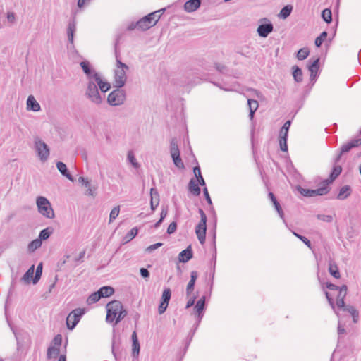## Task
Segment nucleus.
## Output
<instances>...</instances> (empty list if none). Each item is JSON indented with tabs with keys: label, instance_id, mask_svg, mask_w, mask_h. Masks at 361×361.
<instances>
[{
	"label": "nucleus",
	"instance_id": "f257e3e1",
	"mask_svg": "<svg viewBox=\"0 0 361 361\" xmlns=\"http://www.w3.org/2000/svg\"><path fill=\"white\" fill-rule=\"evenodd\" d=\"M107 314L106 320L111 323L115 320V324L119 323L127 315V311L123 309L121 302L113 300L106 305Z\"/></svg>",
	"mask_w": 361,
	"mask_h": 361
},
{
	"label": "nucleus",
	"instance_id": "f03ea898",
	"mask_svg": "<svg viewBox=\"0 0 361 361\" xmlns=\"http://www.w3.org/2000/svg\"><path fill=\"white\" fill-rule=\"evenodd\" d=\"M85 96L89 101L96 105H99L102 103V95L92 78H90V80L87 82Z\"/></svg>",
	"mask_w": 361,
	"mask_h": 361
},
{
	"label": "nucleus",
	"instance_id": "7ed1b4c3",
	"mask_svg": "<svg viewBox=\"0 0 361 361\" xmlns=\"http://www.w3.org/2000/svg\"><path fill=\"white\" fill-rule=\"evenodd\" d=\"M198 212L200 215V221L195 227V233L200 243L203 245L206 239L207 217L202 209L199 208Z\"/></svg>",
	"mask_w": 361,
	"mask_h": 361
},
{
	"label": "nucleus",
	"instance_id": "20e7f679",
	"mask_svg": "<svg viewBox=\"0 0 361 361\" xmlns=\"http://www.w3.org/2000/svg\"><path fill=\"white\" fill-rule=\"evenodd\" d=\"M37 206L39 212L48 219H54V212L49 201L44 197L39 196L37 198Z\"/></svg>",
	"mask_w": 361,
	"mask_h": 361
},
{
	"label": "nucleus",
	"instance_id": "39448f33",
	"mask_svg": "<svg viewBox=\"0 0 361 361\" xmlns=\"http://www.w3.org/2000/svg\"><path fill=\"white\" fill-rule=\"evenodd\" d=\"M361 145V138H355L351 140L350 141L345 143L341 146L339 149V152L337 156L334 159V163L335 164H338L342 158V156L350 152L353 148L357 147Z\"/></svg>",
	"mask_w": 361,
	"mask_h": 361
},
{
	"label": "nucleus",
	"instance_id": "423d86ee",
	"mask_svg": "<svg viewBox=\"0 0 361 361\" xmlns=\"http://www.w3.org/2000/svg\"><path fill=\"white\" fill-rule=\"evenodd\" d=\"M35 148L39 159L43 162L46 161L50 154L48 145L39 137H35Z\"/></svg>",
	"mask_w": 361,
	"mask_h": 361
},
{
	"label": "nucleus",
	"instance_id": "0eeeda50",
	"mask_svg": "<svg viewBox=\"0 0 361 361\" xmlns=\"http://www.w3.org/2000/svg\"><path fill=\"white\" fill-rule=\"evenodd\" d=\"M121 87H116L112 91L107 97L108 103L111 106H118L122 104L126 99V92Z\"/></svg>",
	"mask_w": 361,
	"mask_h": 361
},
{
	"label": "nucleus",
	"instance_id": "6e6552de",
	"mask_svg": "<svg viewBox=\"0 0 361 361\" xmlns=\"http://www.w3.org/2000/svg\"><path fill=\"white\" fill-rule=\"evenodd\" d=\"M297 189L298 192L305 197L322 196L327 194L330 191V188L329 186H326L323 182L322 185L315 190L305 189L300 185L297 187Z\"/></svg>",
	"mask_w": 361,
	"mask_h": 361
},
{
	"label": "nucleus",
	"instance_id": "1a4fd4ad",
	"mask_svg": "<svg viewBox=\"0 0 361 361\" xmlns=\"http://www.w3.org/2000/svg\"><path fill=\"white\" fill-rule=\"evenodd\" d=\"M85 314V309L77 308L73 310L66 318V325L68 329L73 330L79 322L81 317Z\"/></svg>",
	"mask_w": 361,
	"mask_h": 361
},
{
	"label": "nucleus",
	"instance_id": "9d476101",
	"mask_svg": "<svg viewBox=\"0 0 361 361\" xmlns=\"http://www.w3.org/2000/svg\"><path fill=\"white\" fill-rule=\"evenodd\" d=\"M155 13H150L137 20L138 30L146 31L154 26L157 23V20L154 19Z\"/></svg>",
	"mask_w": 361,
	"mask_h": 361
},
{
	"label": "nucleus",
	"instance_id": "9b49d317",
	"mask_svg": "<svg viewBox=\"0 0 361 361\" xmlns=\"http://www.w3.org/2000/svg\"><path fill=\"white\" fill-rule=\"evenodd\" d=\"M125 68H116L114 70V86L115 87H122L125 85L127 80L126 71Z\"/></svg>",
	"mask_w": 361,
	"mask_h": 361
},
{
	"label": "nucleus",
	"instance_id": "f8f14e48",
	"mask_svg": "<svg viewBox=\"0 0 361 361\" xmlns=\"http://www.w3.org/2000/svg\"><path fill=\"white\" fill-rule=\"evenodd\" d=\"M260 22H264L265 23L260 24L257 30V32L261 37H267L274 30V26L269 20L266 18H262Z\"/></svg>",
	"mask_w": 361,
	"mask_h": 361
},
{
	"label": "nucleus",
	"instance_id": "ddd939ff",
	"mask_svg": "<svg viewBox=\"0 0 361 361\" xmlns=\"http://www.w3.org/2000/svg\"><path fill=\"white\" fill-rule=\"evenodd\" d=\"M171 297V289L169 288H165L162 293L161 302L158 308V311L160 314H163L166 310Z\"/></svg>",
	"mask_w": 361,
	"mask_h": 361
},
{
	"label": "nucleus",
	"instance_id": "4468645a",
	"mask_svg": "<svg viewBox=\"0 0 361 361\" xmlns=\"http://www.w3.org/2000/svg\"><path fill=\"white\" fill-rule=\"evenodd\" d=\"M334 166L332 169V171L329 175V178L325 179L323 183L326 186H329V185L334 182L341 173L342 172V167L341 166L338 165V164H335L334 163Z\"/></svg>",
	"mask_w": 361,
	"mask_h": 361
},
{
	"label": "nucleus",
	"instance_id": "2eb2a0df",
	"mask_svg": "<svg viewBox=\"0 0 361 361\" xmlns=\"http://www.w3.org/2000/svg\"><path fill=\"white\" fill-rule=\"evenodd\" d=\"M92 79L102 92L104 93L110 90L111 84L108 82L103 81L98 73L93 74Z\"/></svg>",
	"mask_w": 361,
	"mask_h": 361
},
{
	"label": "nucleus",
	"instance_id": "dca6fc26",
	"mask_svg": "<svg viewBox=\"0 0 361 361\" xmlns=\"http://www.w3.org/2000/svg\"><path fill=\"white\" fill-rule=\"evenodd\" d=\"M202 0H188L183 6L184 11L187 13L196 11L201 6Z\"/></svg>",
	"mask_w": 361,
	"mask_h": 361
},
{
	"label": "nucleus",
	"instance_id": "f3484780",
	"mask_svg": "<svg viewBox=\"0 0 361 361\" xmlns=\"http://www.w3.org/2000/svg\"><path fill=\"white\" fill-rule=\"evenodd\" d=\"M319 68V58L316 59L308 65V70L310 72V80L314 81L317 75Z\"/></svg>",
	"mask_w": 361,
	"mask_h": 361
},
{
	"label": "nucleus",
	"instance_id": "a211bd4d",
	"mask_svg": "<svg viewBox=\"0 0 361 361\" xmlns=\"http://www.w3.org/2000/svg\"><path fill=\"white\" fill-rule=\"evenodd\" d=\"M205 308V296H202L196 303L194 311L197 315L199 321L201 320L203 316V312Z\"/></svg>",
	"mask_w": 361,
	"mask_h": 361
},
{
	"label": "nucleus",
	"instance_id": "6ab92c4d",
	"mask_svg": "<svg viewBox=\"0 0 361 361\" xmlns=\"http://www.w3.org/2000/svg\"><path fill=\"white\" fill-rule=\"evenodd\" d=\"M193 252L191 245H189L186 249L181 251L178 255V260L180 262L185 263L192 258Z\"/></svg>",
	"mask_w": 361,
	"mask_h": 361
},
{
	"label": "nucleus",
	"instance_id": "aec40b11",
	"mask_svg": "<svg viewBox=\"0 0 361 361\" xmlns=\"http://www.w3.org/2000/svg\"><path fill=\"white\" fill-rule=\"evenodd\" d=\"M150 206L152 211H154L159 204V195L156 188H151L150 190Z\"/></svg>",
	"mask_w": 361,
	"mask_h": 361
},
{
	"label": "nucleus",
	"instance_id": "412c9836",
	"mask_svg": "<svg viewBox=\"0 0 361 361\" xmlns=\"http://www.w3.org/2000/svg\"><path fill=\"white\" fill-rule=\"evenodd\" d=\"M119 42V37H118L116 40L115 44H114V53L116 56V68H125L126 70H128L129 67L124 63L121 62L120 59V54L118 50V44Z\"/></svg>",
	"mask_w": 361,
	"mask_h": 361
},
{
	"label": "nucleus",
	"instance_id": "4be33fe9",
	"mask_svg": "<svg viewBox=\"0 0 361 361\" xmlns=\"http://www.w3.org/2000/svg\"><path fill=\"white\" fill-rule=\"evenodd\" d=\"M288 133L284 130L283 128H281L279 132V145L280 149L283 152L288 151V145H287V137Z\"/></svg>",
	"mask_w": 361,
	"mask_h": 361
},
{
	"label": "nucleus",
	"instance_id": "5701e85b",
	"mask_svg": "<svg viewBox=\"0 0 361 361\" xmlns=\"http://www.w3.org/2000/svg\"><path fill=\"white\" fill-rule=\"evenodd\" d=\"M329 274L334 277L335 279H340L341 274L338 267L337 264L331 259L329 261V268H328Z\"/></svg>",
	"mask_w": 361,
	"mask_h": 361
},
{
	"label": "nucleus",
	"instance_id": "b1692460",
	"mask_svg": "<svg viewBox=\"0 0 361 361\" xmlns=\"http://www.w3.org/2000/svg\"><path fill=\"white\" fill-rule=\"evenodd\" d=\"M80 65L87 77V81L90 80V78L93 77V74L94 73H97L94 69L91 68L90 64L87 61L80 62Z\"/></svg>",
	"mask_w": 361,
	"mask_h": 361
},
{
	"label": "nucleus",
	"instance_id": "393cba45",
	"mask_svg": "<svg viewBox=\"0 0 361 361\" xmlns=\"http://www.w3.org/2000/svg\"><path fill=\"white\" fill-rule=\"evenodd\" d=\"M56 167L58 170L60 171V173L65 177H66L68 180L73 181V177L72 175L69 173L66 165L61 161H58L56 163Z\"/></svg>",
	"mask_w": 361,
	"mask_h": 361
},
{
	"label": "nucleus",
	"instance_id": "a878e982",
	"mask_svg": "<svg viewBox=\"0 0 361 361\" xmlns=\"http://www.w3.org/2000/svg\"><path fill=\"white\" fill-rule=\"evenodd\" d=\"M268 196H269V199L271 200V202L273 203V204H274L276 210L277 211L279 215L280 216V217L281 219H283L284 218L283 211L281 207L280 203L276 200L274 193L270 192H269Z\"/></svg>",
	"mask_w": 361,
	"mask_h": 361
},
{
	"label": "nucleus",
	"instance_id": "bb28decb",
	"mask_svg": "<svg viewBox=\"0 0 361 361\" xmlns=\"http://www.w3.org/2000/svg\"><path fill=\"white\" fill-rule=\"evenodd\" d=\"M27 109L33 111H39L40 110L39 104L36 101L32 95H30L27 98Z\"/></svg>",
	"mask_w": 361,
	"mask_h": 361
},
{
	"label": "nucleus",
	"instance_id": "cd10ccee",
	"mask_svg": "<svg viewBox=\"0 0 361 361\" xmlns=\"http://www.w3.org/2000/svg\"><path fill=\"white\" fill-rule=\"evenodd\" d=\"M76 30V24L75 20L69 22L67 29L68 39L70 43L73 44L74 33Z\"/></svg>",
	"mask_w": 361,
	"mask_h": 361
},
{
	"label": "nucleus",
	"instance_id": "c85d7f7f",
	"mask_svg": "<svg viewBox=\"0 0 361 361\" xmlns=\"http://www.w3.org/2000/svg\"><path fill=\"white\" fill-rule=\"evenodd\" d=\"M35 273V265H32L27 271L25 272V274L23 275V276L21 278V281H23L25 283L30 284L31 281L33 279V275Z\"/></svg>",
	"mask_w": 361,
	"mask_h": 361
},
{
	"label": "nucleus",
	"instance_id": "c756f323",
	"mask_svg": "<svg viewBox=\"0 0 361 361\" xmlns=\"http://www.w3.org/2000/svg\"><path fill=\"white\" fill-rule=\"evenodd\" d=\"M351 188L349 185H344L341 189L337 195V199L338 200H345L348 196H350L351 193Z\"/></svg>",
	"mask_w": 361,
	"mask_h": 361
},
{
	"label": "nucleus",
	"instance_id": "7c9ffc66",
	"mask_svg": "<svg viewBox=\"0 0 361 361\" xmlns=\"http://www.w3.org/2000/svg\"><path fill=\"white\" fill-rule=\"evenodd\" d=\"M189 190L195 195L198 196L201 192L200 188L198 186L196 180L192 178L188 184Z\"/></svg>",
	"mask_w": 361,
	"mask_h": 361
},
{
	"label": "nucleus",
	"instance_id": "2f4dec72",
	"mask_svg": "<svg viewBox=\"0 0 361 361\" xmlns=\"http://www.w3.org/2000/svg\"><path fill=\"white\" fill-rule=\"evenodd\" d=\"M99 295L102 298H106L114 293V289L111 286H103L98 290Z\"/></svg>",
	"mask_w": 361,
	"mask_h": 361
},
{
	"label": "nucleus",
	"instance_id": "473e14b6",
	"mask_svg": "<svg viewBox=\"0 0 361 361\" xmlns=\"http://www.w3.org/2000/svg\"><path fill=\"white\" fill-rule=\"evenodd\" d=\"M293 76L296 82H301L302 81V71L300 68L295 65L292 67Z\"/></svg>",
	"mask_w": 361,
	"mask_h": 361
},
{
	"label": "nucleus",
	"instance_id": "72a5a7b5",
	"mask_svg": "<svg viewBox=\"0 0 361 361\" xmlns=\"http://www.w3.org/2000/svg\"><path fill=\"white\" fill-rule=\"evenodd\" d=\"M52 233L53 228L51 227H47L40 231L39 235V239L41 240V241L45 240L50 237Z\"/></svg>",
	"mask_w": 361,
	"mask_h": 361
},
{
	"label": "nucleus",
	"instance_id": "f704fd0d",
	"mask_svg": "<svg viewBox=\"0 0 361 361\" xmlns=\"http://www.w3.org/2000/svg\"><path fill=\"white\" fill-rule=\"evenodd\" d=\"M170 153L171 157L175 156L176 154H180L178 141L176 138H173L171 141Z\"/></svg>",
	"mask_w": 361,
	"mask_h": 361
},
{
	"label": "nucleus",
	"instance_id": "c9c22d12",
	"mask_svg": "<svg viewBox=\"0 0 361 361\" xmlns=\"http://www.w3.org/2000/svg\"><path fill=\"white\" fill-rule=\"evenodd\" d=\"M292 10H293V6L286 5L281 10V11L279 14V16L281 18L286 19L290 15Z\"/></svg>",
	"mask_w": 361,
	"mask_h": 361
},
{
	"label": "nucleus",
	"instance_id": "e433bc0d",
	"mask_svg": "<svg viewBox=\"0 0 361 361\" xmlns=\"http://www.w3.org/2000/svg\"><path fill=\"white\" fill-rule=\"evenodd\" d=\"M60 353L59 348L50 346L47 349V359H51L52 357H56Z\"/></svg>",
	"mask_w": 361,
	"mask_h": 361
},
{
	"label": "nucleus",
	"instance_id": "4c0bfd02",
	"mask_svg": "<svg viewBox=\"0 0 361 361\" xmlns=\"http://www.w3.org/2000/svg\"><path fill=\"white\" fill-rule=\"evenodd\" d=\"M41 246L42 241L38 238L30 242L28 245L27 249L30 252H32L35 251L37 248L40 247Z\"/></svg>",
	"mask_w": 361,
	"mask_h": 361
},
{
	"label": "nucleus",
	"instance_id": "58836bf2",
	"mask_svg": "<svg viewBox=\"0 0 361 361\" xmlns=\"http://www.w3.org/2000/svg\"><path fill=\"white\" fill-rule=\"evenodd\" d=\"M138 233V229L136 227L133 228L128 233H126L123 240L125 243L130 242L133 240Z\"/></svg>",
	"mask_w": 361,
	"mask_h": 361
},
{
	"label": "nucleus",
	"instance_id": "ea45409f",
	"mask_svg": "<svg viewBox=\"0 0 361 361\" xmlns=\"http://www.w3.org/2000/svg\"><path fill=\"white\" fill-rule=\"evenodd\" d=\"M322 18L326 23H330L332 21V13L331 9H324L322 12Z\"/></svg>",
	"mask_w": 361,
	"mask_h": 361
},
{
	"label": "nucleus",
	"instance_id": "a19ab883",
	"mask_svg": "<svg viewBox=\"0 0 361 361\" xmlns=\"http://www.w3.org/2000/svg\"><path fill=\"white\" fill-rule=\"evenodd\" d=\"M42 274V263H39L36 269L35 276L32 279L33 284H36L40 279Z\"/></svg>",
	"mask_w": 361,
	"mask_h": 361
},
{
	"label": "nucleus",
	"instance_id": "79ce46f5",
	"mask_svg": "<svg viewBox=\"0 0 361 361\" xmlns=\"http://www.w3.org/2000/svg\"><path fill=\"white\" fill-rule=\"evenodd\" d=\"M101 297L99 295V293L97 291L92 293L89 297L87 299V303L88 305H92L93 303H95L97 302V301H99L100 300Z\"/></svg>",
	"mask_w": 361,
	"mask_h": 361
},
{
	"label": "nucleus",
	"instance_id": "37998d69",
	"mask_svg": "<svg viewBox=\"0 0 361 361\" xmlns=\"http://www.w3.org/2000/svg\"><path fill=\"white\" fill-rule=\"evenodd\" d=\"M87 190L85 192V195L87 196L95 197L96 196V190L97 189V185H92L90 182V186H85Z\"/></svg>",
	"mask_w": 361,
	"mask_h": 361
},
{
	"label": "nucleus",
	"instance_id": "c03bdc74",
	"mask_svg": "<svg viewBox=\"0 0 361 361\" xmlns=\"http://www.w3.org/2000/svg\"><path fill=\"white\" fill-rule=\"evenodd\" d=\"M310 54V51L307 48H302L298 50L297 53V58L299 60L305 59Z\"/></svg>",
	"mask_w": 361,
	"mask_h": 361
},
{
	"label": "nucleus",
	"instance_id": "a18cd8bd",
	"mask_svg": "<svg viewBox=\"0 0 361 361\" xmlns=\"http://www.w3.org/2000/svg\"><path fill=\"white\" fill-rule=\"evenodd\" d=\"M327 32H322L315 39L314 44L317 47H320L327 37Z\"/></svg>",
	"mask_w": 361,
	"mask_h": 361
},
{
	"label": "nucleus",
	"instance_id": "49530a36",
	"mask_svg": "<svg viewBox=\"0 0 361 361\" xmlns=\"http://www.w3.org/2000/svg\"><path fill=\"white\" fill-rule=\"evenodd\" d=\"M140 343L134 341L132 344V356L134 358H137L140 354Z\"/></svg>",
	"mask_w": 361,
	"mask_h": 361
},
{
	"label": "nucleus",
	"instance_id": "de8ad7c7",
	"mask_svg": "<svg viewBox=\"0 0 361 361\" xmlns=\"http://www.w3.org/2000/svg\"><path fill=\"white\" fill-rule=\"evenodd\" d=\"M346 295L343 292H338V294L336 298V305L338 307H344L345 305V298Z\"/></svg>",
	"mask_w": 361,
	"mask_h": 361
},
{
	"label": "nucleus",
	"instance_id": "09e8293b",
	"mask_svg": "<svg viewBox=\"0 0 361 361\" xmlns=\"http://www.w3.org/2000/svg\"><path fill=\"white\" fill-rule=\"evenodd\" d=\"M171 157H172L173 161L176 167H178V169H184L185 166H184V164L180 158V154H176Z\"/></svg>",
	"mask_w": 361,
	"mask_h": 361
},
{
	"label": "nucleus",
	"instance_id": "8fccbe9b",
	"mask_svg": "<svg viewBox=\"0 0 361 361\" xmlns=\"http://www.w3.org/2000/svg\"><path fill=\"white\" fill-rule=\"evenodd\" d=\"M120 212V206L115 207L112 209L109 215V223L113 221L118 216Z\"/></svg>",
	"mask_w": 361,
	"mask_h": 361
},
{
	"label": "nucleus",
	"instance_id": "3c124183",
	"mask_svg": "<svg viewBox=\"0 0 361 361\" xmlns=\"http://www.w3.org/2000/svg\"><path fill=\"white\" fill-rule=\"evenodd\" d=\"M293 233L295 237H297L298 239L302 241L310 249H312L311 242L306 237L300 235L294 231L293 232Z\"/></svg>",
	"mask_w": 361,
	"mask_h": 361
},
{
	"label": "nucleus",
	"instance_id": "603ef678",
	"mask_svg": "<svg viewBox=\"0 0 361 361\" xmlns=\"http://www.w3.org/2000/svg\"><path fill=\"white\" fill-rule=\"evenodd\" d=\"M247 104L249 106V109L253 110L254 111H256L259 107V103L255 99H247Z\"/></svg>",
	"mask_w": 361,
	"mask_h": 361
},
{
	"label": "nucleus",
	"instance_id": "864d4df0",
	"mask_svg": "<svg viewBox=\"0 0 361 361\" xmlns=\"http://www.w3.org/2000/svg\"><path fill=\"white\" fill-rule=\"evenodd\" d=\"M214 66L216 68V69L220 72L221 73H223V74H228V68L227 66H226L225 65H223V64H221V63H216L214 64Z\"/></svg>",
	"mask_w": 361,
	"mask_h": 361
},
{
	"label": "nucleus",
	"instance_id": "5fc2aeb1",
	"mask_svg": "<svg viewBox=\"0 0 361 361\" xmlns=\"http://www.w3.org/2000/svg\"><path fill=\"white\" fill-rule=\"evenodd\" d=\"M341 308H342L344 311L349 312L351 315L355 314V317L357 316V310H356L353 306L345 305V304L344 307H341Z\"/></svg>",
	"mask_w": 361,
	"mask_h": 361
},
{
	"label": "nucleus",
	"instance_id": "6e6d98bb",
	"mask_svg": "<svg viewBox=\"0 0 361 361\" xmlns=\"http://www.w3.org/2000/svg\"><path fill=\"white\" fill-rule=\"evenodd\" d=\"M317 218L325 222H331L333 221V216L331 215L317 214Z\"/></svg>",
	"mask_w": 361,
	"mask_h": 361
},
{
	"label": "nucleus",
	"instance_id": "4d7b16f0",
	"mask_svg": "<svg viewBox=\"0 0 361 361\" xmlns=\"http://www.w3.org/2000/svg\"><path fill=\"white\" fill-rule=\"evenodd\" d=\"M163 245V243H155V244H153V245H151L149 246H148L146 249H145V251L147 252H153L154 250H155L156 249H158L159 247H161Z\"/></svg>",
	"mask_w": 361,
	"mask_h": 361
},
{
	"label": "nucleus",
	"instance_id": "13d9d810",
	"mask_svg": "<svg viewBox=\"0 0 361 361\" xmlns=\"http://www.w3.org/2000/svg\"><path fill=\"white\" fill-rule=\"evenodd\" d=\"M128 159L135 168H138L140 166L139 164L136 161V159L132 152H128Z\"/></svg>",
	"mask_w": 361,
	"mask_h": 361
},
{
	"label": "nucleus",
	"instance_id": "bf43d9fd",
	"mask_svg": "<svg viewBox=\"0 0 361 361\" xmlns=\"http://www.w3.org/2000/svg\"><path fill=\"white\" fill-rule=\"evenodd\" d=\"M177 229V224L175 221L171 222L168 228H167V233L168 234H172L176 232Z\"/></svg>",
	"mask_w": 361,
	"mask_h": 361
},
{
	"label": "nucleus",
	"instance_id": "052dcab7",
	"mask_svg": "<svg viewBox=\"0 0 361 361\" xmlns=\"http://www.w3.org/2000/svg\"><path fill=\"white\" fill-rule=\"evenodd\" d=\"M195 283L189 281L186 287V295L188 297L194 290Z\"/></svg>",
	"mask_w": 361,
	"mask_h": 361
},
{
	"label": "nucleus",
	"instance_id": "680f3d73",
	"mask_svg": "<svg viewBox=\"0 0 361 361\" xmlns=\"http://www.w3.org/2000/svg\"><path fill=\"white\" fill-rule=\"evenodd\" d=\"M166 11V8H161V9L154 11L153 13H155L156 16H154L155 20H157V22H158L159 20V19L161 18V16L165 13Z\"/></svg>",
	"mask_w": 361,
	"mask_h": 361
},
{
	"label": "nucleus",
	"instance_id": "e2e57ef3",
	"mask_svg": "<svg viewBox=\"0 0 361 361\" xmlns=\"http://www.w3.org/2000/svg\"><path fill=\"white\" fill-rule=\"evenodd\" d=\"M61 342L62 337L61 335L60 334L56 335L53 339V343H54L55 345L58 346V348L61 345Z\"/></svg>",
	"mask_w": 361,
	"mask_h": 361
},
{
	"label": "nucleus",
	"instance_id": "0e129e2a",
	"mask_svg": "<svg viewBox=\"0 0 361 361\" xmlns=\"http://www.w3.org/2000/svg\"><path fill=\"white\" fill-rule=\"evenodd\" d=\"M168 214V206L162 207L161 212L160 214V219L161 221H164L166 216Z\"/></svg>",
	"mask_w": 361,
	"mask_h": 361
},
{
	"label": "nucleus",
	"instance_id": "69168bd1",
	"mask_svg": "<svg viewBox=\"0 0 361 361\" xmlns=\"http://www.w3.org/2000/svg\"><path fill=\"white\" fill-rule=\"evenodd\" d=\"M325 295H326V298L329 305H331V308L335 309L334 301V299L331 297L330 294L327 291H326Z\"/></svg>",
	"mask_w": 361,
	"mask_h": 361
},
{
	"label": "nucleus",
	"instance_id": "338daca9",
	"mask_svg": "<svg viewBox=\"0 0 361 361\" xmlns=\"http://www.w3.org/2000/svg\"><path fill=\"white\" fill-rule=\"evenodd\" d=\"M7 20L11 23H14L16 21V15L13 12L7 13Z\"/></svg>",
	"mask_w": 361,
	"mask_h": 361
},
{
	"label": "nucleus",
	"instance_id": "774afa93",
	"mask_svg": "<svg viewBox=\"0 0 361 361\" xmlns=\"http://www.w3.org/2000/svg\"><path fill=\"white\" fill-rule=\"evenodd\" d=\"M140 275L143 277V278H149V271L145 269V268H141L140 269Z\"/></svg>",
	"mask_w": 361,
	"mask_h": 361
}]
</instances>
